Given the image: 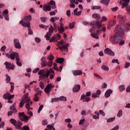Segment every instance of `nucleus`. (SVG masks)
Listing matches in <instances>:
<instances>
[{"label":"nucleus","mask_w":130,"mask_h":130,"mask_svg":"<svg viewBox=\"0 0 130 130\" xmlns=\"http://www.w3.org/2000/svg\"><path fill=\"white\" fill-rule=\"evenodd\" d=\"M92 24L94 26V27L90 28L89 29V32H90V33H95V32H96V33H97V26H96V25H95V22H92Z\"/></svg>","instance_id":"aec40b11"},{"label":"nucleus","mask_w":130,"mask_h":130,"mask_svg":"<svg viewBox=\"0 0 130 130\" xmlns=\"http://www.w3.org/2000/svg\"><path fill=\"white\" fill-rule=\"evenodd\" d=\"M16 64H17L18 67H22V63L20 62V60H21V59L20 58V56L19 57H17L16 59Z\"/></svg>","instance_id":"473e14b6"},{"label":"nucleus","mask_w":130,"mask_h":130,"mask_svg":"<svg viewBox=\"0 0 130 130\" xmlns=\"http://www.w3.org/2000/svg\"><path fill=\"white\" fill-rule=\"evenodd\" d=\"M81 89V85L80 84H76L73 88V92L74 93H78Z\"/></svg>","instance_id":"dca6fc26"},{"label":"nucleus","mask_w":130,"mask_h":130,"mask_svg":"<svg viewBox=\"0 0 130 130\" xmlns=\"http://www.w3.org/2000/svg\"><path fill=\"white\" fill-rule=\"evenodd\" d=\"M35 40L37 43H40L41 42V39L39 38H35Z\"/></svg>","instance_id":"6e6d98bb"},{"label":"nucleus","mask_w":130,"mask_h":130,"mask_svg":"<svg viewBox=\"0 0 130 130\" xmlns=\"http://www.w3.org/2000/svg\"><path fill=\"white\" fill-rule=\"evenodd\" d=\"M119 129V126L116 125L115 127H114L113 128H112L111 130H118Z\"/></svg>","instance_id":"774afa93"},{"label":"nucleus","mask_w":130,"mask_h":130,"mask_svg":"<svg viewBox=\"0 0 130 130\" xmlns=\"http://www.w3.org/2000/svg\"><path fill=\"white\" fill-rule=\"evenodd\" d=\"M112 92H113L112 90L111 89L107 90L105 93V98H109L111 94H112Z\"/></svg>","instance_id":"6ab92c4d"},{"label":"nucleus","mask_w":130,"mask_h":130,"mask_svg":"<svg viewBox=\"0 0 130 130\" xmlns=\"http://www.w3.org/2000/svg\"><path fill=\"white\" fill-rule=\"evenodd\" d=\"M94 25L96 27V33L100 34L101 32H106V27H102V23L99 21L94 22Z\"/></svg>","instance_id":"0eeeda50"},{"label":"nucleus","mask_w":130,"mask_h":130,"mask_svg":"<svg viewBox=\"0 0 130 130\" xmlns=\"http://www.w3.org/2000/svg\"><path fill=\"white\" fill-rule=\"evenodd\" d=\"M68 46H70V44L67 43L65 45L62 46V47H59V49L60 50H61V51H62V50H63V49H66V48H68Z\"/></svg>","instance_id":"cd10ccee"},{"label":"nucleus","mask_w":130,"mask_h":130,"mask_svg":"<svg viewBox=\"0 0 130 130\" xmlns=\"http://www.w3.org/2000/svg\"><path fill=\"white\" fill-rule=\"evenodd\" d=\"M63 26H64L63 24H61L60 27L58 28V33H63V31H64V27H63Z\"/></svg>","instance_id":"b1692460"},{"label":"nucleus","mask_w":130,"mask_h":130,"mask_svg":"<svg viewBox=\"0 0 130 130\" xmlns=\"http://www.w3.org/2000/svg\"><path fill=\"white\" fill-rule=\"evenodd\" d=\"M104 53H105V54H108V55H112V56H114V55H115L114 52L110 50V49L109 48L105 49Z\"/></svg>","instance_id":"2eb2a0df"},{"label":"nucleus","mask_w":130,"mask_h":130,"mask_svg":"<svg viewBox=\"0 0 130 130\" xmlns=\"http://www.w3.org/2000/svg\"><path fill=\"white\" fill-rule=\"evenodd\" d=\"M91 9L92 10H100L101 6H93Z\"/></svg>","instance_id":"13d9d810"},{"label":"nucleus","mask_w":130,"mask_h":130,"mask_svg":"<svg viewBox=\"0 0 130 130\" xmlns=\"http://www.w3.org/2000/svg\"><path fill=\"white\" fill-rule=\"evenodd\" d=\"M39 98H38V96L37 95V94H35V97L34 98V101L36 102L37 101H39Z\"/></svg>","instance_id":"4d7b16f0"},{"label":"nucleus","mask_w":130,"mask_h":130,"mask_svg":"<svg viewBox=\"0 0 130 130\" xmlns=\"http://www.w3.org/2000/svg\"><path fill=\"white\" fill-rule=\"evenodd\" d=\"M4 64H5L6 66V69H7V70H13L15 69V65H14V64H12L11 62H9L8 61H6Z\"/></svg>","instance_id":"f8f14e48"},{"label":"nucleus","mask_w":130,"mask_h":130,"mask_svg":"<svg viewBox=\"0 0 130 130\" xmlns=\"http://www.w3.org/2000/svg\"><path fill=\"white\" fill-rule=\"evenodd\" d=\"M114 31L115 33L109 38V40L116 44H119L120 46L124 45L125 41L122 40L123 35H124V30L120 26H116Z\"/></svg>","instance_id":"f257e3e1"},{"label":"nucleus","mask_w":130,"mask_h":130,"mask_svg":"<svg viewBox=\"0 0 130 130\" xmlns=\"http://www.w3.org/2000/svg\"><path fill=\"white\" fill-rule=\"evenodd\" d=\"M11 81V77H10V76H9V75H6V83H10V82Z\"/></svg>","instance_id":"a18cd8bd"},{"label":"nucleus","mask_w":130,"mask_h":130,"mask_svg":"<svg viewBox=\"0 0 130 130\" xmlns=\"http://www.w3.org/2000/svg\"><path fill=\"white\" fill-rule=\"evenodd\" d=\"M29 96V93H26L24 94V96L22 101L24 102L25 103H26L25 105V107L26 109L29 111L30 110L33 109L32 108L30 107L32 106V103L31 101H30V98L28 97Z\"/></svg>","instance_id":"7ed1b4c3"},{"label":"nucleus","mask_w":130,"mask_h":130,"mask_svg":"<svg viewBox=\"0 0 130 130\" xmlns=\"http://www.w3.org/2000/svg\"><path fill=\"white\" fill-rule=\"evenodd\" d=\"M115 119V117L110 118L107 120V122H112V121H114Z\"/></svg>","instance_id":"603ef678"},{"label":"nucleus","mask_w":130,"mask_h":130,"mask_svg":"<svg viewBox=\"0 0 130 130\" xmlns=\"http://www.w3.org/2000/svg\"><path fill=\"white\" fill-rule=\"evenodd\" d=\"M79 8H76L74 10V16H77V17H79L80 15H82V11H78Z\"/></svg>","instance_id":"412c9836"},{"label":"nucleus","mask_w":130,"mask_h":130,"mask_svg":"<svg viewBox=\"0 0 130 130\" xmlns=\"http://www.w3.org/2000/svg\"><path fill=\"white\" fill-rule=\"evenodd\" d=\"M10 84L11 85V89H10V92L11 93H13V91H14V85H15V84L13 83V82H10Z\"/></svg>","instance_id":"4c0bfd02"},{"label":"nucleus","mask_w":130,"mask_h":130,"mask_svg":"<svg viewBox=\"0 0 130 130\" xmlns=\"http://www.w3.org/2000/svg\"><path fill=\"white\" fill-rule=\"evenodd\" d=\"M25 103L23 101H21L20 103V105H19L20 108H22V107L24 106V105L25 104Z\"/></svg>","instance_id":"e2e57ef3"},{"label":"nucleus","mask_w":130,"mask_h":130,"mask_svg":"<svg viewBox=\"0 0 130 130\" xmlns=\"http://www.w3.org/2000/svg\"><path fill=\"white\" fill-rule=\"evenodd\" d=\"M39 27L42 28L43 29H45V30H47V29H48V28L49 27V26H46L43 24H40Z\"/></svg>","instance_id":"ea45409f"},{"label":"nucleus","mask_w":130,"mask_h":130,"mask_svg":"<svg viewBox=\"0 0 130 130\" xmlns=\"http://www.w3.org/2000/svg\"><path fill=\"white\" fill-rule=\"evenodd\" d=\"M109 0H101L100 3L101 4H103L105 6H108L109 5Z\"/></svg>","instance_id":"c756f323"},{"label":"nucleus","mask_w":130,"mask_h":130,"mask_svg":"<svg viewBox=\"0 0 130 130\" xmlns=\"http://www.w3.org/2000/svg\"><path fill=\"white\" fill-rule=\"evenodd\" d=\"M58 20H59V17H51L50 19V21L52 23H55L54 22H55V21H58Z\"/></svg>","instance_id":"bb28decb"},{"label":"nucleus","mask_w":130,"mask_h":130,"mask_svg":"<svg viewBox=\"0 0 130 130\" xmlns=\"http://www.w3.org/2000/svg\"><path fill=\"white\" fill-rule=\"evenodd\" d=\"M13 44L14 47L17 49H21L22 46H21V43H20V41L18 39H15L13 40Z\"/></svg>","instance_id":"9b49d317"},{"label":"nucleus","mask_w":130,"mask_h":130,"mask_svg":"<svg viewBox=\"0 0 130 130\" xmlns=\"http://www.w3.org/2000/svg\"><path fill=\"white\" fill-rule=\"evenodd\" d=\"M10 122H11V123L12 124H13V125H14L15 126V127H16V126H17V120H15V119L12 118L10 120Z\"/></svg>","instance_id":"a878e982"},{"label":"nucleus","mask_w":130,"mask_h":130,"mask_svg":"<svg viewBox=\"0 0 130 130\" xmlns=\"http://www.w3.org/2000/svg\"><path fill=\"white\" fill-rule=\"evenodd\" d=\"M91 36L93 37V38H94V39H99V36H98L95 32L91 33Z\"/></svg>","instance_id":"79ce46f5"},{"label":"nucleus","mask_w":130,"mask_h":130,"mask_svg":"<svg viewBox=\"0 0 130 130\" xmlns=\"http://www.w3.org/2000/svg\"><path fill=\"white\" fill-rule=\"evenodd\" d=\"M41 60L42 61L41 63L42 68H45V67H47V64L46 63V61L45 60V57H42Z\"/></svg>","instance_id":"a211bd4d"},{"label":"nucleus","mask_w":130,"mask_h":130,"mask_svg":"<svg viewBox=\"0 0 130 130\" xmlns=\"http://www.w3.org/2000/svg\"><path fill=\"white\" fill-rule=\"evenodd\" d=\"M90 99V97L87 96L85 94H82L80 98L81 101H82V102H86V103H88Z\"/></svg>","instance_id":"4468645a"},{"label":"nucleus","mask_w":130,"mask_h":130,"mask_svg":"<svg viewBox=\"0 0 130 130\" xmlns=\"http://www.w3.org/2000/svg\"><path fill=\"white\" fill-rule=\"evenodd\" d=\"M28 35H32V34H33V31L31 30L30 26L28 27Z\"/></svg>","instance_id":"680f3d73"},{"label":"nucleus","mask_w":130,"mask_h":130,"mask_svg":"<svg viewBox=\"0 0 130 130\" xmlns=\"http://www.w3.org/2000/svg\"><path fill=\"white\" fill-rule=\"evenodd\" d=\"M59 101V99L58 97L55 98H52L51 99V103H53L54 102H58Z\"/></svg>","instance_id":"a19ab883"},{"label":"nucleus","mask_w":130,"mask_h":130,"mask_svg":"<svg viewBox=\"0 0 130 130\" xmlns=\"http://www.w3.org/2000/svg\"><path fill=\"white\" fill-rule=\"evenodd\" d=\"M93 119H99V113L95 112V115L92 116Z\"/></svg>","instance_id":"c9c22d12"},{"label":"nucleus","mask_w":130,"mask_h":130,"mask_svg":"<svg viewBox=\"0 0 130 130\" xmlns=\"http://www.w3.org/2000/svg\"><path fill=\"white\" fill-rule=\"evenodd\" d=\"M9 95H10V93L9 92H7L5 94H4L3 95L4 99H5V100H7V99H9Z\"/></svg>","instance_id":"37998d69"},{"label":"nucleus","mask_w":130,"mask_h":130,"mask_svg":"<svg viewBox=\"0 0 130 130\" xmlns=\"http://www.w3.org/2000/svg\"><path fill=\"white\" fill-rule=\"evenodd\" d=\"M11 111H13L16 113L17 112V109H16V103H14L10 108Z\"/></svg>","instance_id":"5701e85b"},{"label":"nucleus","mask_w":130,"mask_h":130,"mask_svg":"<svg viewBox=\"0 0 130 130\" xmlns=\"http://www.w3.org/2000/svg\"><path fill=\"white\" fill-rule=\"evenodd\" d=\"M101 69L103 71H106V72H108V71H109V68L105 65H102L101 67Z\"/></svg>","instance_id":"e433bc0d"},{"label":"nucleus","mask_w":130,"mask_h":130,"mask_svg":"<svg viewBox=\"0 0 130 130\" xmlns=\"http://www.w3.org/2000/svg\"><path fill=\"white\" fill-rule=\"evenodd\" d=\"M22 125H23V123H22L21 121H18V123H17L16 126H15V128L17 129H21V128H22Z\"/></svg>","instance_id":"4be33fe9"},{"label":"nucleus","mask_w":130,"mask_h":130,"mask_svg":"<svg viewBox=\"0 0 130 130\" xmlns=\"http://www.w3.org/2000/svg\"><path fill=\"white\" fill-rule=\"evenodd\" d=\"M125 30H130V22H126L124 25Z\"/></svg>","instance_id":"7c9ffc66"},{"label":"nucleus","mask_w":130,"mask_h":130,"mask_svg":"<svg viewBox=\"0 0 130 130\" xmlns=\"http://www.w3.org/2000/svg\"><path fill=\"white\" fill-rule=\"evenodd\" d=\"M46 73H45V70H41L38 72V75H39V78L41 79H44L45 78H48L49 77V75L50 74H54V71L52 70V69H50V70H47Z\"/></svg>","instance_id":"f03ea898"},{"label":"nucleus","mask_w":130,"mask_h":130,"mask_svg":"<svg viewBox=\"0 0 130 130\" xmlns=\"http://www.w3.org/2000/svg\"><path fill=\"white\" fill-rule=\"evenodd\" d=\"M58 44H59V45H64V44H66V42L63 40H61L60 42H57Z\"/></svg>","instance_id":"5fc2aeb1"},{"label":"nucleus","mask_w":130,"mask_h":130,"mask_svg":"<svg viewBox=\"0 0 130 130\" xmlns=\"http://www.w3.org/2000/svg\"><path fill=\"white\" fill-rule=\"evenodd\" d=\"M119 90L120 91V92H122V91H124V90H125V86H124V85H120L119 87Z\"/></svg>","instance_id":"c03bdc74"},{"label":"nucleus","mask_w":130,"mask_h":130,"mask_svg":"<svg viewBox=\"0 0 130 130\" xmlns=\"http://www.w3.org/2000/svg\"><path fill=\"white\" fill-rule=\"evenodd\" d=\"M6 21H9L10 20V18H9V14L7 15H3Z\"/></svg>","instance_id":"338daca9"},{"label":"nucleus","mask_w":130,"mask_h":130,"mask_svg":"<svg viewBox=\"0 0 130 130\" xmlns=\"http://www.w3.org/2000/svg\"><path fill=\"white\" fill-rule=\"evenodd\" d=\"M107 21V18L105 16H103L101 19V22H106Z\"/></svg>","instance_id":"69168bd1"},{"label":"nucleus","mask_w":130,"mask_h":130,"mask_svg":"<svg viewBox=\"0 0 130 130\" xmlns=\"http://www.w3.org/2000/svg\"><path fill=\"white\" fill-rule=\"evenodd\" d=\"M73 75L74 76H81L83 74L82 70H74L72 71Z\"/></svg>","instance_id":"f3484780"},{"label":"nucleus","mask_w":130,"mask_h":130,"mask_svg":"<svg viewBox=\"0 0 130 130\" xmlns=\"http://www.w3.org/2000/svg\"><path fill=\"white\" fill-rule=\"evenodd\" d=\"M70 8L75 9L76 7V5H75V3H76V0H70Z\"/></svg>","instance_id":"393cba45"},{"label":"nucleus","mask_w":130,"mask_h":130,"mask_svg":"<svg viewBox=\"0 0 130 130\" xmlns=\"http://www.w3.org/2000/svg\"><path fill=\"white\" fill-rule=\"evenodd\" d=\"M39 86L41 88V89H44L45 86L44 85V83L42 82H40Z\"/></svg>","instance_id":"864d4df0"},{"label":"nucleus","mask_w":130,"mask_h":130,"mask_svg":"<svg viewBox=\"0 0 130 130\" xmlns=\"http://www.w3.org/2000/svg\"><path fill=\"white\" fill-rule=\"evenodd\" d=\"M64 61V59L63 58H58L56 60V62L57 63H62Z\"/></svg>","instance_id":"c85d7f7f"},{"label":"nucleus","mask_w":130,"mask_h":130,"mask_svg":"<svg viewBox=\"0 0 130 130\" xmlns=\"http://www.w3.org/2000/svg\"><path fill=\"white\" fill-rule=\"evenodd\" d=\"M52 64H53V61H49L48 62H47V66L49 67V68L52 67Z\"/></svg>","instance_id":"09e8293b"},{"label":"nucleus","mask_w":130,"mask_h":130,"mask_svg":"<svg viewBox=\"0 0 130 130\" xmlns=\"http://www.w3.org/2000/svg\"><path fill=\"white\" fill-rule=\"evenodd\" d=\"M42 109H43V105H41V106H40L38 111V113H40V112L41 111V110H42Z\"/></svg>","instance_id":"bf43d9fd"},{"label":"nucleus","mask_w":130,"mask_h":130,"mask_svg":"<svg viewBox=\"0 0 130 130\" xmlns=\"http://www.w3.org/2000/svg\"><path fill=\"white\" fill-rule=\"evenodd\" d=\"M50 6H52V7ZM51 8L53 10L56 8L55 2L53 1H51L49 3L45 4L43 7V10L44 12H48V11L49 12H50V11H51Z\"/></svg>","instance_id":"39448f33"},{"label":"nucleus","mask_w":130,"mask_h":130,"mask_svg":"<svg viewBox=\"0 0 130 130\" xmlns=\"http://www.w3.org/2000/svg\"><path fill=\"white\" fill-rule=\"evenodd\" d=\"M92 17L93 19H95V20H97L98 21L100 20V15L98 14H94Z\"/></svg>","instance_id":"2f4dec72"},{"label":"nucleus","mask_w":130,"mask_h":130,"mask_svg":"<svg viewBox=\"0 0 130 130\" xmlns=\"http://www.w3.org/2000/svg\"><path fill=\"white\" fill-rule=\"evenodd\" d=\"M117 18H118V19H121V20H124V19H125V16L121 13H119Z\"/></svg>","instance_id":"f704fd0d"},{"label":"nucleus","mask_w":130,"mask_h":130,"mask_svg":"<svg viewBox=\"0 0 130 130\" xmlns=\"http://www.w3.org/2000/svg\"><path fill=\"white\" fill-rule=\"evenodd\" d=\"M61 37L60 35L58 34H56L49 40V42L51 43L53 42V41H58V40L60 39Z\"/></svg>","instance_id":"ddd939ff"},{"label":"nucleus","mask_w":130,"mask_h":130,"mask_svg":"<svg viewBox=\"0 0 130 130\" xmlns=\"http://www.w3.org/2000/svg\"><path fill=\"white\" fill-rule=\"evenodd\" d=\"M55 30L53 28V26L51 25H50V27L49 28V32H47V34L45 35V37L46 40H49L52 33H53V30Z\"/></svg>","instance_id":"1a4fd4ad"},{"label":"nucleus","mask_w":130,"mask_h":130,"mask_svg":"<svg viewBox=\"0 0 130 130\" xmlns=\"http://www.w3.org/2000/svg\"><path fill=\"white\" fill-rule=\"evenodd\" d=\"M130 67V63L129 62H126L125 64L124 68L125 69H127Z\"/></svg>","instance_id":"0e129e2a"},{"label":"nucleus","mask_w":130,"mask_h":130,"mask_svg":"<svg viewBox=\"0 0 130 130\" xmlns=\"http://www.w3.org/2000/svg\"><path fill=\"white\" fill-rule=\"evenodd\" d=\"M7 53H5L6 56L8 58H10L12 60H14L15 58L16 59L17 57H19V54L15 52H13L12 50L9 49L8 50Z\"/></svg>","instance_id":"423d86ee"},{"label":"nucleus","mask_w":130,"mask_h":130,"mask_svg":"<svg viewBox=\"0 0 130 130\" xmlns=\"http://www.w3.org/2000/svg\"><path fill=\"white\" fill-rule=\"evenodd\" d=\"M35 92H36L37 95H40V94H41L42 92L41 90L39 89V88H37L36 89H35Z\"/></svg>","instance_id":"3c124183"},{"label":"nucleus","mask_w":130,"mask_h":130,"mask_svg":"<svg viewBox=\"0 0 130 130\" xmlns=\"http://www.w3.org/2000/svg\"><path fill=\"white\" fill-rule=\"evenodd\" d=\"M59 101H63V102H66V101H67V97H66L64 96H61L59 97Z\"/></svg>","instance_id":"58836bf2"},{"label":"nucleus","mask_w":130,"mask_h":130,"mask_svg":"<svg viewBox=\"0 0 130 130\" xmlns=\"http://www.w3.org/2000/svg\"><path fill=\"white\" fill-rule=\"evenodd\" d=\"M52 88H54V85H53L52 84L49 83L47 84L46 87L44 89V91L47 95H49L50 94V90Z\"/></svg>","instance_id":"9d476101"},{"label":"nucleus","mask_w":130,"mask_h":130,"mask_svg":"<svg viewBox=\"0 0 130 130\" xmlns=\"http://www.w3.org/2000/svg\"><path fill=\"white\" fill-rule=\"evenodd\" d=\"M47 127L49 130H55V128H54V123H52V124L47 125Z\"/></svg>","instance_id":"72a5a7b5"},{"label":"nucleus","mask_w":130,"mask_h":130,"mask_svg":"<svg viewBox=\"0 0 130 130\" xmlns=\"http://www.w3.org/2000/svg\"><path fill=\"white\" fill-rule=\"evenodd\" d=\"M32 20V16L31 15H28L26 17H25L23 19L21 20L19 22V24L22 25L23 27H27L29 28L30 27V21Z\"/></svg>","instance_id":"20e7f679"},{"label":"nucleus","mask_w":130,"mask_h":130,"mask_svg":"<svg viewBox=\"0 0 130 130\" xmlns=\"http://www.w3.org/2000/svg\"><path fill=\"white\" fill-rule=\"evenodd\" d=\"M118 117H121L122 116V110H119L117 113Z\"/></svg>","instance_id":"49530a36"},{"label":"nucleus","mask_w":130,"mask_h":130,"mask_svg":"<svg viewBox=\"0 0 130 130\" xmlns=\"http://www.w3.org/2000/svg\"><path fill=\"white\" fill-rule=\"evenodd\" d=\"M19 119H20L21 121L27 122V121L30 119V117H28V116L25 115V113L24 112L19 113Z\"/></svg>","instance_id":"6e6552de"},{"label":"nucleus","mask_w":130,"mask_h":130,"mask_svg":"<svg viewBox=\"0 0 130 130\" xmlns=\"http://www.w3.org/2000/svg\"><path fill=\"white\" fill-rule=\"evenodd\" d=\"M47 58L50 61H53V59L54 58V57L52 54H50V55L47 57Z\"/></svg>","instance_id":"8fccbe9b"},{"label":"nucleus","mask_w":130,"mask_h":130,"mask_svg":"<svg viewBox=\"0 0 130 130\" xmlns=\"http://www.w3.org/2000/svg\"><path fill=\"white\" fill-rule=\"evenodd\" d=\"M7 15H9V11H8V9H6L3 11V16H6Z\"/></svg>","instance_id":"052dcab7"},{"label":"nucleus","mask_w":130,"mask_h":130,"mask_svg":"<svg viewBox=\"0 0 130 130\" xmlns=\"http://www.w3.org/2000/svg\"><path fill=\"white\" fill-rule=\"evenodd\" d=\"M76 23V22H73L72 23H70L69 24V27L70 29H74V28L75 27V24Z\"/></svg>","instance_id":"de8ad7c7"}]
</instances>
